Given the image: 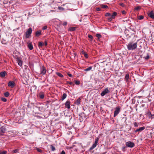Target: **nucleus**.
I'll use <instances>...</instances> for the list:
<instances>
[{"label": "nucleus", "instance_id": "obj_48", "mask_svg": "<svg viewBox=\"0 0 154 154\" xmlns=\"http://www.w3.org/2000/svg\"><path fill=\"white\" fill-rule=\"evenodd\" d=\"M47 29V26H45L42 28V29L43 30L46 29Z\"/></svg>", "mask_w": 154, "mask_h": 154}, {"label": "nucleus", "instance_id": "obj_53", "mask_svg": "<svg viewBox=\"0 0 154 154\" xmlns=\"http://www.w3.org/2000/svg\"><path fill=\"white\" fill-rule=\"evenodd\" d=\"M112 19L113 18H112V17H111L110 18H108V20L109 21H111V20H112Z\"/></svg>", "mask_w": 154, "mask_h": 154}, {"label": "nucleus", "instance_id": "obj_54", "mask_svg": "<svg viewBox=\"0 0 154 154\" xmlns=\"http://www.w3.org/2000/svg\"><path fill=\"white\" fill-rule=\"evenodd\" d=\"M81 53L82 54H84L85 53L84 50H82V51Z\"/></svg>", "mask_w": 154, "mask_h": 154}, {"label": "nucleus", "instance_id": "obj_13", "mask_svg": "<svg viewBox=\"0 0 154 154\" xmlns=\"http://www.w3.org/2000/svg\"><path fill=\"white\" fill-rule=\"evenodd\" d=\"M148 16L152 19H154V13L152 11H151L148 14Z\"/></svg>", "mask_w": 154, "mask_h": 154}, {"label": "nucleus", "instance_id": "obj_36", "mask_svg": "<svg viewBox=\"0 0 154 154\" xmlns=\"http://www.w3.org/2000/svg\"><path fill=\"white\" fill-rule=\"evenodd\" d=\"M101 7L103 8H108V6L106 5H102Z\"/></svg>", "mask_w": 154, "mask_h": 154}, {"label": "nucleus", "instance_id": "obj_44", "mask_svg": "<svg viewBox=\"0 0 154 154\" xmlns=\"http://www.w3.org/2000/svg\"><path fill=\"white\" fill-rule=\"evenodd\" d=\"M144 58L146 60H147L149 58V56L148 54H147V56L146 57H144Z\"/></svg>", "mask_w": 154, "mask_h": 154}, {"label": "nucleus", "instance_id": "obj_59", "mask_svg": "<svg viewBox=\"0 0 154 154\" xmlns=\"http://www.w3.org/2000/svg\"><path fill=\"white\" fill-rule=\"evenodd\" d=\"M4 4H5L7 3L6 2L5 3L4 2Z\"/></svg>", "mask_w": 154, "mask_h": 154}, {"label": "nucleus", "instance_id": "obj_39", "mask_svg": "<svg viewBox=\"0 0 154 154\" xmlns=\"http://www.w3.org/2000/svg\"><path fill=\"white\" fill-rule=\"evenodd\" d=\"M134 127H138V125L136 122H134Z\"/></svg>", "mask_w": 154, "mask_h": 154}, {"label": "nucleus", "instance_id": "obj_49", "mask_svg": "<svg viewBox=\"0 0 154 154\" xmlns=\"http://www.w3.org/2000/svg\"><path fill=\"white\" fill-rule=\"evenodd\" d=\"M96 9V10L97 11H100L101 10V9L100 8H97Z\"/></svg>", "mask_w": 154, "mask_h": 154}, {"label": "nucleus", "instance_id": "obj_60", "mask_svg": "<svg viewBox=\"0 0 154 154\" xmlns=\"http://www.w3.org/2000/svg\"><path fill=\"white\" fill-rule=\"evenodd\" d=\"M83 109L84 110H85L84 109V108H83Z\"/></svg>", "mask_w": 154, "mask_h": 154}, {"label": "nucleus", "instance_id": "obj_61", "mask_svg": "<svg viewBox=\"0 0 154 154\" xmlns=\"http://www.w3.org/2000/svg\"><path fill=\"white\" fill-rule=\"evenodd\" d=\"M153 95H154V94H153Z\"/></svg>", "mask_w": 154, "mask_h": 154}, {"label": "nucleus", "instance_id": "obj_22", "mask_svg": "<svg viewBox=\"0 0 154 154\" xmlns=\"http://www.w3.org/2000/svg\"><path fill=\"white\" fill-rule=\"evenodd\" d=\"M20 150V149H18L13 150L12 151V152L15 153H19Z\"/></svg>", "mask_w": 154, "mask_h": 154}, {"label": "nucleus", "instance_id": "obj_57", "mask_svg": "<svg viewBox=\"0 0 154 154\" xmlns=\"http://www.w3.org/2000/svg\"><path fill=\"white\" fill-rule=\"evenodd\" d=\"M100 38H98L97 39V40H98L100 41Z\"/></svg>", "mask_w": 154, "mask_h": 154}, {"label": "nucleus", "instance_id": "obj_56", "mask_svg": "<svg viewBox=\"0 0 154 154\" xmlns=\"http://www.w3.org/2000/svg\"><path fill=\"white\" fill-rule=\"evenodd\" d=\"M153 118H154V114H152V117L151 118V119H152Z\"/></svg>", "mask_w": 154, "mask_h": 154}, {"label": "nucleus", "instance_id": "obj_50", "mask_svg": "<svg viewBox=\"0 0 154 154\" xmlns=\"http://www.w3.org/2000/svg\"><path fill=\"white\" fill-rule=\"evenodd\" d=\"M67 24V23L66 22H64L63 24V26H66Z\"/></svg>", "mask_w": 154, "mask_h": 154}, {"label": "nucleus", "instance_id": "obj_45", "mask_svg": "<svg viewBox=\"0 0 154 154\" xmlns=\"http://www.w3.org/2000/svg\"><path fill=\"white\" fill-rule=\"evenodd\" d=\"M119 5L120 6H122V7H124L125 6V5L124 4H123V3L120 2L119 3Z\"/></svg>", "mask_w": 154, "mask_h": 154}, {"label": "nucleus", "instance_id": "obj_38", "mask_svg": "<svg viewBox=\"0 0 154 154\" xmlns=\"http://www.w3.org/2000/svg\"><path fill=\"white\" fill-rule=\"evenodd\" d=\"M1 99L2 101L4 102H5L7 101V99L4 97H2Z\"/></svg>", "mask_w": 154, "mask_h": 154}, {"label": "nucleus", "instance_id": "obj_26", "mask_svg": "<svg viewBox=\"0 0 154 154\" xmlns=\"http://www.w3.org/2000/svg\"><path fill=\"white\" fill-rule=\"evenodd\" d=\"M125 78L126 81H128L129 78V74H126L125 75Z\"/></svg>", "mask_w": 154, "mask_h": 154}, {"label": "nucleus", "instance_id": "obj_7", "mask_svg": "<svg viewBox=\"0 0 154 154\" xmlns=\"http://www.w3.org/2000/svg\"><path fill=\"white\" fill-rule=\"evenodd\" d=\"M6 128L3 126L2 127L0 128V136L4 135V134L6 131Z\"/></svg>", "mask_w": 154, "mask_h": 154}, {"label": "nucleus", "instance_id": "obj_55", "mask_svg": "<svg viewBox=\"0 0 154 154\" xmlns=\"http://www.w3.org/2000/svg\"><path fill=\"white\" fill-rule=\"evenodd\" d=\"M70 77H72V75L70 73H68L67 74Z\"/></svg>", "mask_w": 154, "mask_h": 154}, {"label": "nucleus", "instance_id": "obj_24", "mask_svg": "<svg viewBox=\"0 0 154 154\" xmlns=\"http://www.w3.org/2000/svg\"><path fill=\"white\" fill-rule=\"evenodd\" d=\"M117 15V13L116 12H114L112 15H111V17L113 19H114L115 18V16Z\"/></svg>", "mask_w": 154, "mask_h": 154}, {"label": "nucleus", "instance_id": "obj_8", "mask_svg": "<svg viewBox=\"0 0 154 154\" xmlns=\"http://www.w3.org/2000/svg\"><path fill=\"white\" fill-rule=\"evenodd\" d=\"M110 92L109 91L107 88H105L101 93V96H104L106 94Z\"/></svg>", "mask_w": 154, "mask_h": 154}, {"label": "nucleus", "instance_id": "obj_30", "mask_svg": "<svg viewBox=\"0 0 154 154\" xmlns=\"http://www.w3.org/2000/svg\"><path fill=\"white\" fill-rule=\"evenodd\" d=\"M66 84H69L70 85H74V84L73 82H69V81H68L66 82Z\"/></svg>", "mask_w": 154, "mask_h": 154}, {"label": "nucleus", "instance_id": "obj_15", "mask_svg": "<svg viewBox=\"0 0 154 154\" xmlns=\"http://www.w3.org/2000/svg\"><path fill=\"white\" fill-rule=\"evenodd\" d=\"M7 72L5 71L2 72L0 73V76L1 77H4L7 75Z\"/></svg>", "mask_w": 154, "mask_h": 154}, {"label": "nucleus", "instance_id": "obj_20", "mask_svg": "<svg viewBox=\"0 0 154 154\" xmlns=\"http://www.w3.org/2000/svg\"><path fill=\"white\" fill-rule=\"evenodd\" d=\"M76 28L75 27H70L69 29L68 30L70 31H75L76 30Z\"/></svg>", "mask_w": 154, "mask_h": 154}, {"label": "nucleus", "instance_id": "obj_16", "mask_svg": "<svg viewBox=\"0 0 154 154\" xmlns=\"http://www.w3.org/2000/svg\"><path fill=\"white\" fill-rule=\"evenodd\" d=\"M81 100V99L79 98L75 102V104L77 105H79L80 103Z\"/></svg>", "mask_w": 154, "mask_h": 154}, {"label": "nucleus", "instance_id": "obj_23", "mask_svg": "<svg viewBox=\"0 0 154 154\" xmlns=\"http://www.w3.org/2000/svg\"><path fill=\"white\" fill-rule=\"evenodd\" d=\"M67 96V94L66 93H64L63 94L62 97V98L61 99V100H63L64 99H65L66 97Z\"/></svg>", "mask_w": 154, "mask_h": 154}, {"label": "nucleus", "instance_id": "obj_37", "mask_svg": "<svg viewBox=\"0 0 154 154\" xmlns=\"http://www.w3.org/2000/svg\"><path fill=\"white\" fill-rule=\"evenodd\" d=\"M105 16L106 17H111V14L109 13H106Z\"/></svg>", "mask_w": 154, "mask_h": 154}, {"label": "nucleus", "instance_id": "obj_52", "mask_svg": "<svg viewBox=\"0 0 154 154\" xmlns=\"http://www.w3.org/2000/svg\"><path fill=\"white\" fill-rule=\"evenodd\" d=\"M60 154H66V153L64 151V150H63L61 153H60Z\"/></svg>", "mask_w": 154, "mask_h": 154}, {"label": "nucleus", "instance_id": "obj_41", "mask_svg": "<svg viewBox=\"0 0 154 154\" xmlns=\"http://www.w3.org/2000/svg\"><path fill=\"white\" fill-rule=\"evenodd\" d=\"M37 150L39 152H42V150L39 148H37Z\"/></svg>", "mask_w": 154, "mask_h": 154}, {"label": "nucleus", "instance_id": "obj_46", "mask_svg": "<svg viewBox=\"0 0 154 154\" xmlns=\"http://www.w3.org/2000/svg\"><path fill=\"white\" fill-rule=\"evenodd\" d=\"M84 56L86 58H88V55L86 53L84 54Z\"/></svg>", "mask_w": 154, "mask_h": 154}, {"label": "nucleus", "instance_id": "obj_11", "mask_svg": "<svg viewBox=\"0 0 154 154\" xmlns=\"http://www.w3.org/2000/svg\"><path fill=\"white\" fill-rule=\"evenodd\" d=\"M8 86L11 88H14L15 85V83L13 81H10L8 84Z\"/></svg>", "mask_w": 154, "mask_h": 154}, {"label": "nucleus", "instance_id": "obj_19", "mask_svg": "<svg viewBox=\"0 0 154 154\" xmlns=\"http://www.w3.org/2000/svg\"><path fill=\"white\" fill-rule=\"evenodd\" d=\"M44 45V43L42 42H39L38 44V46L39 48L42 47Z\"/></svg>", "mask_w": 154, "mask_h": 154}, {"label": "nucleus", "instance_id": "obj_34", "mask_svg": "<svg viewBox=\"0 0 154 154\" xmlns=\"http://www.w3.org/2000/svg\"><path fill=\"white\" fill-rule=\"evenodd\" d=\"M50 148L52 151H54L55 149V147L52 145H51Z\"/></svg>", "mask_w": 154, "mask_h": 154}, {"label": "nucleus", "instance_id": "obj_27", "mask_svg": "<svg viewBox=\"0 0 154 154\" xmlns=\"http://www.w3.org/2000/svg\"><path fill=\"white\" fill-rule=\"evenodd\" d=\"M141 8V7L140 6L136 7H135L134 10L136 11H139L140 10Z\"/></svg>", "mask_w": 154, "mask_h": 154}, {"label": "nucleus", "instance_id": "obj_42", "mask_svg": "<svg viewBox=\"0 0 154 154\" xmlns=\"http://www.w3.org/2000/svg\"><path fill=\"white\" fill-rule=\"evenodd\" d=\"M85 114V113L84 112H82L79 115V116H80L81 117H82L83 116V115H84Z\"/></svg>", "mask_w": 154, "mask_h": 154}, {"label": "nucleus", "instance_id": "obj_17", "mask_svg": "<svg viewBox=\"0 0 154 154\" xmlns=\"http://www.w3.org/2000/svg\"><path fill=\"white\" fill-rule=\"evenodd\" d=\"M28 48L30 50H32L33 49V45L31 43H30L28 44Z\"/></svg>", "mask_w": 154, "mask_h": 154}, {"label": "nucleus", "instance_id": "obj_29", "mask_svg": "<svg viewBox=\"0 0 154 154\" xmlns=\"http://www.w3.org/2000/svg\"><path fill=\"white\" fill-rule=\"evenodd\" d=\"M56 74L60 77L63 78V75L61 73L59 72H57Z\"/></svg>", "mask_w": 154, "mask_h": 154}, {"label": "nucleus", "instance_id": "obj_4", "mask_svg": "<svg viewBox=\"0 0 154 154\" xmlns=\"http://www.w3.org/2000/svg\"><path fill=\"white\" fill-rule=\"evenodd\" d=\"M46 69L45 67L42 66L40 68V74L42 75H44L46 72Z\"/></svg>", "mask_w": 154, "mask_h": 154}, {"label": "nucleus", "instance_id": "obj_51", "mask_svg": "<svg viewBox=\"0 0 154 154\" xmlns=\"http://www.w3.org/2000/svg\"><path fill=\"white\" fill-rule=\"evenodd\" d=\"M122 14H126V12H125V11H124V10L122 11Z\"/></svg>", "mask_w": 154, "mask_h": 154}, {"label": "nucleus", "instance_id": "obj_35", "mask_svg": "<svg viewBox=\"0 0 154 154\" xmlns=\"http://www.w3.org/2000/svg\"><path fill=\"white\" fill-rule=\"evenodd\" d=\"M96 36L98 38H100L102 37V35L100 34L97 33L96 34Z\"/></svg>", "mask_w": 154, "mask_h": 154}, {"label": "nucleus", "instance_id": "obj_25", "mask_svg": "<svg viewBox=\"0 0 154 154\" xmlns=\"http://www.w3.org/2000/svg\"><path fill=\"white\" fill-rule=\"evenodd\" d=\"M92 66H90L88 68H86V69H84V71H89L91 69H92Z\"/></svg>", "mask_w": 154, "mask_h": 154}, {"label": "nucleus", "instance_id": "obj_21", "mask_svg": "<svg viewBox=\"0 0 154 154\" xmlns=\"http://www.w3.org/2000/svg\"><path fill=\"white\" fill-rule=\"evenodd\" d=\"M147 116L149 119H151L152 117V114L150 111H148V112L146 114Z\"/></svg>", "mask_w": 154, "mask_h": 154}, {"label": "nucleus", "instance_id": "obj_43", "mask_svg": "<svg viewBox=\"0 0 154 154\" xmlns=\"http://www.w3.org/2000/svg\"><path fill=\"white\" fill-rule=\"evenodd\" d=\"M88 37L89 38H91V40H92L93 38V36L91 35H88Z\"/></svg>", "mask_w": 154, "mask_h": 154}, {"label": "nucleus", "instance_id": "obj_58", "mask_svg": "<svg viewBox=\"0 0 154 154\" xmlns=\"http://www.w3.org/2000/svg\"><path fill=\"white\" fill-rule=\"evenodd\" d=\"M74 55L75 56H76V54L75 53H74Z\"/></svg>", "mask_w": 154, "mask_h": 154}, {"label": "nucleus", "instance_id": "obj_31", "mask_svg": "<svg viewBox=\"0 0 154 154\" xmlns=\"http://www.w3.org/2000/svg\"><path fill=\"white\" fill-rule=\"evenodd\" d=\"M74 82L75 84L77 85H79L80 83V82L79 81L75 80Z\"/></svg>", "mask_w": 154, "mask_h": 154}, {"label": "nucleus", "instance_id": "obj_3", "mask_svg": "<svg viewBox=\"0 0 154 154\" xmlns=\"http://www.w3.org/2000/svg\"><path fill=\"white\" fill-rule=\"evenodd\" d=\"M32 29L31 28H29L26 31L25 33V37L26 38H29L32 32Z\"/></svg>", "mask_w": 154, "mask_h": 154}, {"label": "nucleus", "instance_id": "obj_18", "mask_svg": "<svg viewBox=\"0 0 154 154\" xmlns=\"http://www.w3.org/2000/svg\"><path fill=\"white\" fill-rule=\"evenodd\" d=\"M39 97L41 99H43L44 98V95L43 92H41L39 94Z\"/></svg>", "mask_w": 154, "mask_h": 154}, {"label": "nucleus", "instance_id": "obj_14", "mask_svg": "<svg viewBox=\"0 0 154 154\" xmlns=\"http://www.w3.org/2000/svg\"><path fill=\"white\" fill-rule=\"evenodd\" d=\"M42 35V31L38 30L37 31L35 34V35L36 37H38Z\"/></svg>", "mask_w": 154, "mask_h": 154}, {"label": "nucleus", "instance_id": "obj_5", "mask_svg": "<svg viewBox=\"0 0 154 154\" xmlns=\"http://www.w3.org/2000/svg\"><path fill=\"white\" fill-rule=\"evenodd\" d=\"M125 144L127 147L130 148H132L135 146L134 143L131 141H128L126 142Z\"/></svg>", "mask_w": 154, "mask_h": 154}, {"label": "nucleus", "instance_id": "obj_12", "mask_svg": "<svg viewBox=\"0 0 154 154\" xmlns=\"http://www.w3.org/2000/svg\"><path fill=\"white\" fill-rule=\"evenodd\" d=\"M145 128L144 127H141L137 129L136 130L134 131V132L135 133H137V132H140L142 131Z\"/></svg>", "mask_w": 154, "mask_h": 154}, {"label": "nucleus", "instance_id": "obj_1", "mask_svg": "<svg viewBox=\"0 0 154 154\" xmlns=\"http://www.w3.org/2000/svg\"><path fill=\"white\" fill-rule=\"evenodd\" d=\"M137 41L134 43L133 42H129L127 45V48L129 50H133L136 49L137 47Z\"/></svg>", "mask_w": 154, "mask_h": 154}, {"label": "nucleus", "instance_id": "obj_47", "mask_svg": "<svg viewBox=\"0 0 154 154\" xmlns=\"http://www.w3.org/2000/svg\"><path fill=\"white\" fill-rule=\"evenodd\" d=\"M45 46H47L48 45V42L47 40H45V43L44 44V45Z\"/></svg>", "mask_w": 154, "mask_h": 154}, {"label": "nucleus", "instance_id": "obj_9", "mask_svg": "<svg viewBox=\"0 0 154 154\" xmlns=\"http://www.w3.org/2000/svg\"><path fill=\"white\" fill-rule=\"evenodd\" d=\"M17 61L18 63V64L20 66H21L22 65V61L20 59V57H17L16 58Z\"/></svg>", "mask_w": 154, "mask_h": 154}, {"label": "nucleus", "instance_id": "obj_32", "mask_svg": "<svg viewBox=\"0 0 154 154\" xmlns=\"http://www.w3.org/2000/svg\"><path fill=\"white\" fill-rule=\"evenodd\" d=\"M4 96L5 97H8L9 96V92H7L5 93L4 94Z\"/></svg>", "mask_w": 154, "mask_h": 154}, {"label": "nucleus", "instance_id": "obj_2", "mask_svg": "<svg viewBox=\"0 0 154 154\" xmlns=\"http://www.w3.org/2000/svg\"><path fill=\"white\" fill-rule=\"evenodd\" d=\"M99 138L96 137L95 139L94 143L93 144L92 146L90 147L89 149V152H91V150L96 147L99 141Z\"/></svg>", "mask_w": 154, "mask_h": 154}, {"label": "nucleus", "instance_id": "obj_33", "mask_svg": "<svg viewBox=\"0 0 154 154\" xmlns=\"http://www.w3.org/2000/svg\"><path fill=\"white\" fill-rule=\"evenodd\" d=\"M7 151L5 150H4L0 152V154H6Z\"/></svg>", "mask_w": 154, "mask_h": 154}, {"label": "nucleus", "instance_id": "obj_28", "mask_svg": "<svg viewBox=\"0 0 154 154\" xmlns=\"http://www.w3.org/2000/svg\"><path fill=\"white\" fill-rule=\"evenodd\" d=\"M144 17V16L143 15H139L137 17V18L139 20L143 19Z\"/></svg>", "mask_w": 154, "mask_h": 154}, {"label": "nucleus", "instance_id": "obj_10", "mask_svg": "<svg viewBox=\"0 0 154 154\" xmlns=\"http://www.w3.org/2000/svg\"><path fill=\"white\" fill-rule=\"evenodd\" d=\"M70 101L69 100H67L65 103L66 108H67L68 109H69L70 107Z\"/></svg>", "mask_w": 154, "mask_h": 154}, {"label": "nucleus", "instance_id": "obj_40", "mask_svg": "<svg viewBox=\"0 0 154 154\" xmlns=\"http://www.w3.org/2000/svg\"><path fill=\"white\" fill-rule=\"evenodd\" d=\"M127 147L126 146H124L122 147V150L123 151H126L125 149Z\"/></svg>", "mask_w": 154, "mask_h": 154}, {"label": "nucleus", "instance_id": "obj_6", "mask_svg": "<svg viewBox=\"0 0 154 154\" xmlns=\"http://www.w3.org/2000/svg\"><path fill=\"white\" fill-rule=\"evenodd\" d=\"M120 112V108L119 107H117L116 108L114 112V117L116 116Z\"/></svg>", "mask_w": 154, "mask_h": 154}]
</instances>
